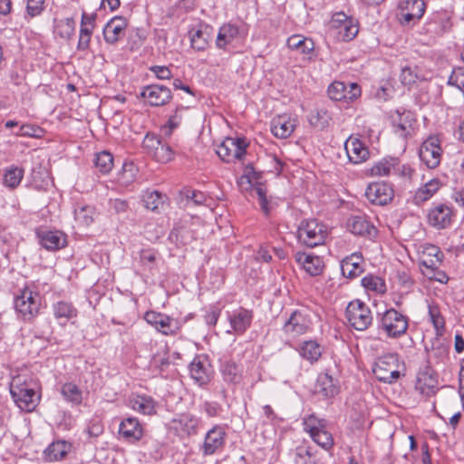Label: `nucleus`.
<instances>
[{
    "instance_id": "nucleus-1",
    "label": "nucleus",
    "mask_w": 464,
    "mask_h": 464,
    "mask_svg": "<svg viewBox=\"0 0 464 464\" xmlns=\"http://www.w3.org/2000/svg\"><path fill=\"white\" fill-rule=\"evenodd\" d=\"M326 237V227L317 219H304L298 226V241L308 247L323 245Z\"/></svg>"
},
{
    "instance_id": "nucleus-2",
    "label": "nucleus",
    "mask_w": 464,
    "mask_h": 464,
    "mask_svg": "<svg viewBox=\"0 0 464 464\" xmlns=\"http://www.w3.org/2000/svg\"><path fill=\"white\" fill-rule=\"evenodd\" d=\"M42 297L39 293L34 292L29 288H24L14 298V309L20 318L24 321H32L34 319L41 308Z\"/></svg>"
},
{
    "instance_id": "nucleus-3",
    "label": "nucleus",
    "mask_w": 464,
    "mask_h": 464,
    "mask_svg": "<svg viewBox=\"0 0 464 464\" xmlns=\"http://www.w3.org/2000/svg\"><path fill=\"white\" fill-rule=\"evenodd\" d=\"M372 372L375 377L382 382L392 383L401 377L398 354L387 353L377 359Z\"/></svg>"
},
{
    "instance_id": "nucleus-4",
    "label": "nucleus",
    "mask_w": 464,
    "mask_h": 464,
    "mask_svg": "<svg viewBox=\"0 0 464 464\" xmlns=\"http://www.w3.org/2000/svg\"><path fill=\"white\" fill-rule=\"evenodd\" d=\"M345 316L350 325L357 331H364L372 324V314L370 307L362 301H351L345 311Z\"/></svg>"
},
{
    "instance_id": "nucleus-5",
    "label": "nucleus",
    "mask_w": 464,
    "mask_h": 464,
    "mask_svg": "<svg viewBox=\"0 0 464 464\" xmlns=\"http://www.w3.org/2000/svg\"><path fill=\"white\" fill-rule=\"evenodd\" d=\"M408 326V317L394 308L386 310L381 318L380 327L390 338L401 337L406 333Z\"/></svg>"
},
{
    "instance_id": "nucleus-6",
    "label": "nucleus",
    "mask_w": 464,
    "mask_h": 464,
    "mask_svg": "<svg viewBox=\"0 0 464 464\" xmlns=\"http://www.w3.org/2000/svg\"><path fill=\"white\" fill-rule=\"evenodd\" d=\"M227 440L225 425L215 424L205 434L204 440L199 446L203 456H211L223 450Z\"/></svg>"
},
{
    "instance_id": "nucleus-7",
    "label": "nucleus",
    "mask_w": 464,
    "mask_h": 464,
    "mask_svg": "<svg viewBox=\"0 0 464 464\" xmlns=\"http://www.w3.org/2000/svg\"><path fill=\"white\" fill-rule=\"evenodd\" d=\"M142 147L146 153L158 162L166 163L172 160L173 151L170 146L153 133H147L143 139Z\"/></svg>"
},
{
    "instance_id": "nucleus-8",
    "label": "nucleus",
    "mask_w": 464,
    "mask_h": 464,
    "mask_svg": "<svg viewBox=\"0 0 464 464\" xmlns=\"http://www.w3.org/2000/svg\"><path fill=\"white\" fill-rule=\"evenodd\" d=\"M144 319L149 324L164 335H175L181 328V324L178 319L154 311L147 312L144 315Z\"/></svg>"
},
{
    "instance_id": "nucleus-9",
    "label": "nucleus",
    "mask_w": 464,
    "mask_h": 464,
    "mask_svg": "<svg viewBox=\"0 0 464 464\" xmlns=\"http://www.w3.org/2000/svg\"><path fill=\"white\" fill-rule=\"evenodd\" d=\"M311 320L304 310L294 311L283 325V332L288 337L296 338L310 328Z\"/></svg>"
},
{
    "instance_id": "nucleus-10",
    "label": "nucleus",
    "mask_w": 464,
    "mask_h": 464,
    "mask_svg": "<svg viewBox=\"0 0 464 464\" xmlns=\"http://www.w3.org/2000/svg\"><path fill=\"white\" fill-rule=\"evenodd\" d=\"M246 142L240 138H227L217 149V154L225 162L241 160L246 154Z\"/></svg>"
},
{
    "instance_id": "nucleus-11",
    "label": "nucleus",
    "mask_w": 464,
    "mask_h": 464,
    "mask_svg": "<svg viewBox=\"0 0 464 464\" xmlns=\"http://www.w3.org/2000/svg\"><path fill=\"white\" fill-rule=\"evenodd\" d=\"M442 150L436 137H430L422 142L419 150L420 160L429 168L435 169L440 163Z\"/></svg>"
},
{
    "instance_id": "nucleus-12",
    "label": "nucleus",
    "mask_w": 464,
    "mask_h": 464,
    "mask_svg": "<svg viewBox=\"0 0 464 464\" xmlns=\"http://www.w3.org/2000/svg\"><path fill=\"white\" fill-rule=\"evenodd\" d=\"M10 393L15 404L22 411H33L38 403V397L34 390L27 386L12 384Z\"/></svg>"
},
{
    "instance_id": "nucleus-13",
    "label": "nucleus",
    "mask_w": 464,
    "mask_h": 464,
    "mask_svg": "<svg viewBox=\"0 0 464 464\" xmlns=\"http://www.w3.org/2000/svg\"><path fill=\"white\" fill-rule=\"evenodd\" d=\"M118 434L121 439L129 443L140 441L144 435V428L138 418L125 417L119 424Z\"/></svg>"
},
{
    "instance_id": "nucleus-14",
    "label": "nucleus",
    "mask_w": 464,
    "mask_h": 464,
    "mask_svg": "<svg viewBox=\"0 0 464 464\" xmlns=\"http://www.w3.org/2000/svg\"><path fill=\"white\" fill-rule=\"evenodd\" d=\"M142 97L150 106H163L170 102L172 94L170 89L160 84H150L142 88Z\"/></svg>"
},
{
    "instance_id": "nucleus-15",
    "label": "nucleus",
    "mask_w": 464,
    "mask_h": 464,
    "mask_svg": "<svg viewBox=\"0 0 464 464\" xmlns=\"http://www.w3.org/2000/svg\"><path fill=\"white\" fill-rule=\"evenodd\" d=\"M453 209L448 204H438L432 207L428 213V223L436 229L449 227L453 220Z\"/></svg>"
},
{
    "instance_id": "nucleus-16",
    "label": "nucleus",
    "mask_w": 464,
    "mask_h": 464,
    "mask_svg": "<svg viewBox=\"0 0 464 464\" xmlns=\"http://www.w3.org/2000/svg\"><path fill=\"white\" fill-rule=\"evenodd\" d=\"M394 192L392 186L386 182H373L368 185L365 190L367 199L378 206H384L393 198Z\"/></svg>"
},
{
    "instance_id": "nucleus-17",
    "label": "nucleus",
    "mask_w": 464,
    "mask_h": 464,
    "mask_svg": "<svg viewBox=\"0 0 464 464\" xmlns=\"http://www.w3.org/2000/svg\"><path fill=\"white\" fill-rule=\"evenodd\" d=\"M189 374L198 385L208 384L213 375V370L208 357L204 355L196 356L189 364Z\"/></svg>"
},
{
    "instance_id": "nucleus-18",
    "label": "nucleus",
    "mask_w": 464,
    "mask_h": 464,
    "mask_svg": "<svg viewBox=\"0 0 464 464\" xmlns=\"http://www.w3.org/2000/svg\"><path fill=\"white\" fill-rule=\"evenodd\" d=\"M393 131L401 138H407L413 133L416 120L409 111H396L392 117Z\"/></svg>"
},
{
    "instance_id": "nucleus-19",
    "label": "nucleus",
    "mask_w": 464,
    "mask_h": 464,
    "mask_svg": "<svg viewBox=\"0 0 464 464\" xmlns=\"http://www.w3.org/2000/svg\"><path fill=\"white\" fill-rule=\"evenodd\" d=\"M200 418L191 413H181L174 418L171 421L173 429L186 436L196 435L200 424Z\"/></svg>"
},
{
    "instance_id": "nucleus-20",
    "label": "nucleus",
    "mask_w": 464,
    "mask_h": 464,
    "mask_svg": "<svg viewBox=\"0 0 464 464\" xmlns=\"http://www.w3.org/2000/svg\"><path fill=\"white\" fill-rule=\"evenodd\" d=\"M339 392L338 381L334 379L328 372L317 376L314 386V393L324 399L333 398Z\"/></svg>"
},
{
    "instance_id": "nucleus-21",
    "label": "nucleus",
    "mask_w": 464,
    "mask_h": 464,
    "mask_svg": "<svg viewBox=\"0 0 464 464\" xmlns=\"http://www.w3.org/2000/svg\"><path fill=\"white\" fill-rule=\"evenodd\" d=\"M348 230L357 236L372 238L377 234L375 227L365 216H352L346 223Z\"/></svg>"
},
{
    "instance_id": "nucleus-22",
    "label": "nucleus",
    "mask_w": 464,
    "mask_h": 464,
    "mask_svg": "<svg viewBox=\"0 0 464 464\" xmlns=\"http://www.w3.org/2000/svg\"><path fill=\"white\" fill-rule=\"evenodd\" d=\"M399 8L402 23L409 24L423 15L425 4L423 0H405L400 3Z\"/></svg>"
},
{
    "instance_id": "nucleus-23",
    "label": "nucleus",
    "mask_w": 464,
    "mask_h": 464,
    "mask_svg": "<svg viewBox=\"0 0 464 464\" xmlns=\"http://www.w3.org/2000/svg\"><path fill=\"white\" fill-rule=\"evenodd\" d=\"M296 119L290 115H278L271 121V131L276 137L285 139L293 133L296 127Z\"/></svg>"
},
{
    "instance_id": "nucleus-24",
    "label": "nucleus",
    "mask_w": 464,
    "mask_h": 464,
    "mask_svg": "<svg viewBox=\"0 0 464 464\" xmlns=\"http://www.w3.org/2000/svg\"><path fill=\"white\" fill-rule=\"evenodd\" d=\"M296 263L310 276H318L323 272L324 261L323 259L313 254L305 252H296L295 255Z\"/></svg>"
},
{
    "instance_id": "nucleus-25",
    "label": "nucleus",
    "mask_w": 464,
    "mask_h": 464,
    "mask_svg": "<svg viewBox=\"0 0 464 464\" xmlns=\"http://www.w3.org/2000/svg\"><path fill=\"white\" fill-rule=\"evenodd\" d=\"M344 149L350 162L360 164L369 158L368 148L356 138H349L344 143Z\"/></svg>"
},
{
    "instance_id": "nucleus-26",
    "label": "nucleus",
    "mask_w": 464,
    "mask_h": 464,
    "mask_svg": "<svg viewBox=\"0 0 464 464\" xmlns=\"http://www.w3.org/2000/svg\"><path fill=\"white\" fill-rule=\"evenodd\" d=\"M127 27L126 20L121 16L111 18L103 28L104 40L108 44L117 43L123 35Z\"/></svg>"
},
{
    "instance_id": "nucleus-27",
    "label": "nucleus",
    "mask_w": 464,
    "mask_h": 464,
    "mask_svg": "<svg viewBox=\"0 0 464 464\" xmlns=\"http://www.w3.org/2000/svg\"><path fill=\"white\" fill-rule=\"evenodd\" d=\"M416 390L426 397H430L437 392L438 379L432 371L427 369L418 373Z\"/></svg>"
},
{
    "instance_id": "nucleus-28",
    "label": "nucleus",
    "mask_w": 464,
    "mask_h": 464,
    "mask_svg": "<svg viewBox=\"0 0 464 464\" xmlns=\"http://www.w3.org/2000/svg\"><path fill=\"white\" fill-rule=\"evenodd\" d=\"M40 244L50 251L59 250L67 244L65 234L59 230L38 232Z\"/></svg>"
},
{
    "instance_id": "nucleus-29",
    "label": "nucleus",
    "mask_w": 464,
    "mask_h": 464,
    "mask_svg": "<svg viewBox=\"0 0 464 464\" xmlns=\"http://www.w3.org/2000/svg\"><path fill=\"white\" fill-rule=\"evenodd\" d=\"M253 313L245 308H239L229 315L230 325L237 334H243L251 325Z\"/></svg>"
},
{
    "instance_id": "nucleus-30",
    "label": "nucleus",
    "mask_w": 464,
    "mask_h": 464,
    "mask_svg": "<svg viewBox=\"0 0 464 464\" xmlns=\"http://www.w3.org/2000/svg\"><path fill=\"white\" fill-rule=\"evenodd\" d=\"M240 35L239 27L230 23L224 24L218 30L216 46L218 49L226 50L227 47L237 40Z\"/></svg>"
},
{
    "instance_id": "nucleus-31",
    "label": "nucleus",
    "mask_w": 464,
    "mask_h": 464,
    "mask_svg": "<svg viewBox=\"0 0 464 464\" xmlns=\"http://www.w3.org/2000/svg\"><path fill=\"white\" fill-rule=\"evenodd\" d=\"M440 187L441 181L439 179L429 180L415 191L412 197V203L420 206L422 203L431 198Z\"/></svg>"
},
{
    "instance_id": "nucleus-32",
    "label": "nucleus",
    "mask_w": 464,
    "mask_h": 464,
    "mask_svg": "<svg viewBox=\"0 0 464 464\" xmlns=\"http://www.w3.org/2000/svg\"><path fill=\"white\" fill-rule=\"evenodd\" d=\"M212 27L204 24L196 30L194 33H190V44L191 47L197 51H204L208 46L209 41L212 39Z\"/></svg>"
},
{
    "instance_id": "nucleus-33",
    "label": "nucleus",
    "mask_w": 464,
    "mask_h": 464,
    "mask_svg": "<svg viewBox=\"0 0 464 464\" xmlns=\"http://www.w3.org/2000/svg\"><path fill=\"white\" fill-rule=\"evenodd\" d=\"M53 312L54 318L60 324H65L68 321L77 316V309L72 303L59 301L53 304Z\"/></svg>"
},
{
    "instance_id": "nucleus-34",
    "label": "nucleus",
    "mask_w": 464,
    "mask_h": 464,
    "mask_svg": "<svg viewBox=\"0 0 464 464\" xmlns=\"http://www.w3.org/2000/svg\"><path fill=\"white\" fill-rule=\"evenodd\" d=\"M223 380L231 384H238L242 380L243 368L233 361H225L220 366Z\"/></svg>"
},
{
    "instance_id": "nucleus-35",
    "label": "nucleus",
    "mask_w": 464,
    "mask_h": 464,
    "mask_svg": "<svg viewBox=\"0 0 464 464\" xmlns=\"http://www.w3.org/2000/svg\"><path fill=\"white\" fill-rule=\"evenodd\" d=\"M399 167L398 158H383L375 162L370 169V175L375 177L389 176Z\"/></svg>"
},
{
    "instance_id": "nucleus-36",
    "label": "nucleus",
    "mask_w": 464,
    "mask_h": 464,
    "mask_svg": "<svg viewBox=\"0 0 464 464\" xmlns=\"http://www.w3.org/2000/svg\"><path fill=\"white\" fill-rule=\"evenodd\" d=\"M361 263V256L352 255L351 256L344 258L341 264L343 276L349 278L359 276L363 271Z\"/></svg>"
},
{
    "instance_id": "nucleus-37",
    "label": "nucleus",
    "mask_w": 464,
    "mask_h": 464,
    "mask_svg": "<svg viewBox=\"0 0 464 464\" xmlns=\"http://www.w3.org/2000/svg\"><path fill=\"white\" fill-rule=\"evenodd\" d=\"M130 403L132 410L144 415L156 413L155 401L150 396H136L130 401Z\"/></svg>"
},
{
    "instance_id": "nucleus-38",
    "label": "nucleus",
    "mask_w": 464,
    "mask_h": 464,
    "mask_svg": "<svg viewBox=\"0 0 464 464\" xmlns=\"http://www.w3.org/2000/svg\"><path fill=\"white\" fill-rule=\"evenodd\" d=\"M287 45L289 48L297 50L301 53L311 55L314 50V43L310 38H304L301 35H293L288 38Z\"/></svg>"
},
{
    "instance_id": "nucleus-39",
    "label": "nucleus",
    "mask_w": 464,
    "mask_h": 464,
    "mask_svg": "<svg viewBox=\"0 0 464 464\" xmlns=\"http://www.w3.org/2000/svg\"><path fill=\"white\" fill-rule=\"evenodd\" d=\"M24 170L23 168L17 166L7 168L4 172V185L11 189L17 188L24 178Z\"/></svg>"
},
{
    "instance_id": "nucleus-40",
    "label": "nucleus",
    "mask_w": 464,
    "mask_h": 464,
    "mask_svg": "<svg viewBox=\"0 0 464 464\" xmlns=\"http://www.w3.org/2000/svg\"><path fill=\"white\" fill-rule=\"evenodd\" d=\"M61 394L66 401L73 405H80L82 401V392L73 382L63 383L61 387Z\"/></svg>"
},
{
    "instance_id": "nucleus-41",
    "label": "nucleus",
    "mask_w": 464,
    "mask_h": 464,
    "mask_svg": "<svg viewBox=\"0 0 464 464\" xmlns=\"http://www.w3.org/2000/svg\"><path fill=\"white\" fill-rule=\"evenodd\" d=\"M300 355L311 363L317 362L321 357L322 349L319 343L314 341L304 342L299 350Z\"/></svg>"
},
{
    "instance_id": "nucleus-42",
    "label": "nucleus",
    "mask_w": 464,
    "mask_h": 464,
    "mask_svg": "<svg viewBox=\"0 0 464 464\" xmlns=\"http://www.w3.org/2000/svg\"><path fill=\"white\" fill-rule=\"evenodd\" d=\"M95 216L96 210L92 206L84 205L80 206L74 209L75 220L81 226H90L94 221Z\"/></svg>"
},
{
    "instance_id": "nucleus-43",
    "label": "nucleus",
    "mask_w": 464,
    "mask_h": 464,
    "mask_svg": "<svg viewBox=\"0 0 464 464\" xmlns=\"http://www.w3.org/2000/svg\"><path fill=\"white\" fill-rule=\"evenodd\" d=\"M358 32V21L352 18L342 26V29L335 33V37L338 41L348 42L353 40L357 35Z\"/></svg>"
},
{
    "instance_id": "nucleus-44",
    "label": "nucleus",
    "mask_w": 464,
    "mask_h": 464,
    "mask_svg": "<svg viewBox=\"0 0 464 464\" xmlns=\"http://www.w3.org/2000/svg\"><path fill=\"white\" fill-rule=\"evenodd\" d=\"M68 445L64 441H56L48 446L44 450L45 459L48 461H57L67 454Z\"/></svg>"
},
{
    "instance_id": "nucleus-45",
    "label": "nucleus",
    "mask_w": 464,
    "mask_h": 464,
    "mask_svg": "<svg viewBox=\"0 0 464 464\" xmlns=\"http://www.w3.org/2000/svg\"><path fill=\"white\" fill-rule=\"evenodd\" d=\"M422 79L423 78L420 74V70L417 66H405L401 68L400 80L404 86L411 88L418 81Z\"/></svg>"
},
{
    "instance_id": "nucleus-46",
    "label": "nucleus",
    "mask_w": 464,
    "mask_h": 464,
    "mask_svg": "<svg viewBox=\"0 0 464 464\" xmlns=\"http://www.w3.org/2000/svg\"><path fill=\"white\" fill-rule=\"evenodd\" d=\"M362 285L368 291L378 294L386 292V285L384 280L377 276L369 275L362 278Z\"/></svg>"
},
{
    "instance_id": "nucleus-47",
    "label": "nucleus",
    "mask_w": 464,
    "mask_h": 464,
    "mask_svg": "<svg viewBox=\"0 0 464 464\" xmlns=\"http://www.w3.org/2000/svg\"><path fill=\"white\" fill-rule=\"evenodd\" d=\"M295 464H316L317 459L313 449L309 446H299L295 450Z\"/></svg>"
},
{
    "instance_id": "nucleus-48",
    "label": "nucleus",
    "mask_w": 464,
    "mask_h": 464,
    "mask_svg": "<svg viewBox=\"0 0 464 464\" xmlns=\"http://www.w3.org/2000/svg\"><path fill=\"white\" fill-rule=\"evenodd\" d=\"M330 120V115L324 110L311 111L308 116L310 125L321 130L328 127Z\"/></svg>"
},
{
    "instance_id": "nucleus-49",
    "label": "nucleus",
    "mask_w": 464,
    "mask_h": 464,
    "mask_svg": "<svg viewBox=\"0 0 464 464\" xmlns=\"http://www.w3.org/2000/svg\"><path fill=\"white\" fill-rule=\"evenodd\" d=\"M94 165L101 173L108 174L113 167V156L106 150L99 152L96 154Z\"/></svg>"
},
{
    "instance_id": "nucleus-50",
    "label": "nucleus",
    "mask_w": 464,
    "mask_h": 464,
    "mask_svg": "<svg viewBox=\"0 0 464 464\" xmlns=\"http://www.w3.org/2000/svg\"><path fill=\"white\" fill-rule=\"evenodd\" d=\"M310 437L317 445L326 450L332 449L334 444V438L331 432L327 430L326 425L324 426L323 429H320L318 431L310 435Z\"/></svg>"
},
{
    "instance_id": "nucleus-51",
    "label": "nucleus",
    "mask_w": 464,
    "mask_h": 464,
    "mask_svg": "<svg viewBox=\"0 0 464 464\" xmlns=\"http://www.w3.org/2000/svg\"><path fill=\"white\" fill-rule=\"evenodd\" d=\"M250 189H251L252 194H256L257 196L259 205H260L263 212L266 216H268L272 209V206L266 198V188L265 185L262 184L261 182H258V183L253 184V186Z\"/></svg>"
},
{
    "instance_id": "nucleus-52",
    "label": "nucleus",
    "mask_w": 464,
    "mask_h": 464,
    "mask_svg": "<svg viewBox=\"0 0 464 464\" xmlns=\"http://www.w3.org/2000/svg\"><path fill=\"white\" fill-rule=\"evenodd\" d=\"M429 317L430 321L433 324L436 333L438 334H442L444 329H445V320L442 316L440 308L436 304H430L429 305Z\"/></svg>"
},
{
    "instance_id": "nucleus-53",
    "label": "nucleus",
    "mask_w": 464,
    "mask_h": 464,
    "mask_svg": "<svg viewBox=\"0 0 464 464\" xmlns=\"http://www.w3.org/2000/svg\"><path fill=\"white\" fill-rule=\"evenodd\" d=\"M303 425L304 431L308 432L309 435H312L320 429H323L324 426L326 425V421L324 419H319L314 414H311L304 419Z\"/></svg>"
},
{
    "instance_id": "nucleus-54",
    "label": "nucleus",
    "mask_w": 464,
    "mask_h": 464,
    "mask_svg": "<svg viewBox=\"0 0 464 464\" xmlns=\"http://www.w3.org/2000/svg\"><path fill=\"white\" fill-rule=\"evenodd\" d=\"M327 92L331 100L342 102L345 97V83L335 81L329 85Z\"/></svg>"
},
{
    "instance_id": "nucleus-55",
    "label": "nucleus",
    "mask_w": 464,
    "mask_h": 464,
    "mask_svg": "<svg viewBox=\"0 0 464 464\" xmlns=\"http://www.w3.org/2000/svg\"><path fill=\"white\" fill-rule=\"evenodd\" d=\"M158 253L154 249H143L140 254V261L143 266L151 271L156 265Z\"/></svg>"
},
{
    "instance_id": "nucleus-56",
    "label": "nucleus",
    "mask_w": 464,
    "mask_h": 464,
    "mask_svg": "<svg viewBox=\"0 0 464 464\" xmlns=\"http://www.w3.org/2000/svg\"><path fill=\"white\" fill-rule=\"evenodd\" d=\"M143 202L146 208L156 210L162 203L161 195L158 191H148L143 196Z\"/></svg>"
},
{
    "instance_id": "nucleus-57",
    "label": "nucleus",
    "mask_w": 464,
    "mask_h": 464,
    "mask_svg": "<svg viewBox=\"0 0 464 464\" xmlns=\"http://www.w3.org/2000/svg\"><path fill=\"white\" fill-rule=\"evenodd\" d=\"M58 28H60L61 37L69 39L74 33L75 21L73 18H65L60 22Z\"/></svg>"
},
{
    "instance_id": "nucleus-58",
    "label": "nucleus",
    "mask_w": 464,
    "mask_h": 464,
    "mask_svg": "<svg viewBox=\"0 0 464 464\" xmlns=\"http://www.w3.org/2000/svg\"><path fill=\"white\" fill-rule=\"evenodd\" d=\"M353 17L347 16L344 13L340 12L336 13L333 15L330 23H329V28L330 30L335 34V33L342 29V26L348 22V20H351Z\"/></svg>"
},
{
    "instance_id": "nucleus-59",
    "label": "nucleus",
    "mask_w": 464,
    "mask_h": 464,
    "mask_svg": "<svg viewBox=\"0 0 464 464\" xmlns=\"http://www.w3.org/2000/svg\"><path fill=\"white\" fill-rule=\"evenodd\" d=\"M361 87L357 83L351 82L348 85L345 84V92L343 93L345 97H343L342 102L346 103L353 102L361 96Z\"/></svg>"
},
{
    "instance_id": "nucleus-60",
    "label": "nucleus",
    "mask_w": 464,
    "mask_h": 464,
    "mask_svg": "<svg viewBox=\"0 0 464 464\" xmlns=\"http://www.w3.org/2000/svg\"><path fill=\"white\" fill-rule=\"evenodd\" d=\"M104 428L102 420L98 418H93L90 420L87 427V433L90 437L97 438L103 433Z\"/></svg>"
},
{
    "instance_id": "nucleus-61",
    "label": "nucleus",
    "mask_w": 464,
    "mask_h": 464,
    "mask_svg": "<svg viewBox=\"0 0 464 464\" xmlns=\"http://www.w3.org/2000/svg\"><path fill=\"white\" fill-rule=\"evenodd\" d=\"M45 0H27L26 11L31 17L39 15L44 10Z\"/></svg>"
},
{
    "instance_id": "nucleus-62",
    "label": "nucleus",
    "mask_w": 464,
    "mask_h": 464,
    "mask_svg": "<svg viewBox=\"0 0 464 464\" xmlns=\"http://www.w3.org/2000/svg\"><path fill=\"white\" fill-rule=\"evenodd\" d=\"M183 110L184 109L182 107L177 108L174 114L169 118L166 125V128H169V130L168 134H170L174 129L178 128L180 125L182 121L181 111Z\"/></svg>"
},
{
    "instance_id": "nucleus-63",
    "label": "nucleus",
    "mask_w": 464,
    "mask_h": 464,
    "mask_svg": "<svg viewBox=\"0 0 464 464\" xmlns=\"http://www.w3.org/2000/svg\"><path fill=\"white\" fill-rule=\"evenodd\" d=\"M243 174L249 179L252 185L260 182L261 172H257L251 164L244 168Z\"/></svg>"
},
{
    "instance_id": "nucleus-64",
    "label": "nucleus",
    "mask_w": 464,
    "mask_h": 464,
    "mask_svg": "<svg viewBox=\"0 0 464 464\" xmlns=\"http://www.w3.org/2000/svg\"><path fill=\"white\" fill-rule=\"evenodd\" d=\"M38 129L31 124H23L19 130L14 133L19 137H36Z\"/></svg>"
}]
</instances>
